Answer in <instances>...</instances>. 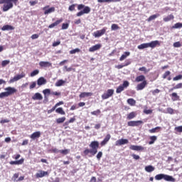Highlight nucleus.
Here are the masks:
<instances>
[{"instance_id":"9b49d317","label":"nucleus","mask_w":182,"mask_h":182,"mask_svg":"<svg viewBox=\"0 0 182 182\" xmlns=\"http://www.w3.org/2000/svg\"><path fill=\"white\" fill-rule=\"evenodd\" d=\"M48 176H49V172L42 170H39L38 172L36 173V178H42L43 177H46Z\"/></svg>"},{"instance_id":"72a5a7b5","label":"nucleus","mask_w":182,"mask_h":182,"mask_svg":"<svg viewBox=\"0 0 182 182\" xmlns=\"http://www.w3.org/2000/svg\"><path fill=\"white\" fill-rule=\"evenodd\" d=\"M65 82L63 80H58L56 82H55V86L57 87H59L60 86H63V85H65Z\"/></svg>"},{"instance_id":"393cba45","label":"nucleus","mask_w":182,"mask_h":182,"mask_svg":"<svg viewBox=\"0 0 182 182\" xmlns=\"http://www.w3.org/2000/svg\"><path fill=\"white\" fill-rule=\"evenodd\" d=\"M15 27L10 25H5L1 28V31H14Z\"/></svg>"},{"instance_id":"473e14b6","label":"nucleus","mask_w":182,"mask_h":182,"mask_svg":"<svg viewBox=\"0 0 182 182\" xmlns=\"http://www.w3.org/2000/svg\"><path fill=\"white\" fill-rule=\"evenodd\" d=\"M182 23H176L173 26H172L171 29H181Z\"/></svg>"},{"instance_id":"a878e982","label":"nucleus","mask_w":182,"mask_h":182,"mask_svg":"<svg viewBox=\"0 0 182 182\" xmlns=\"http://www.w3.org/2000/svg\"><path fill=\"white\" fill-rule=\"evenodd\" d=\"M127 56H130V52L129 51L124 52V54L122 55V56L119 58L120 62L124 60V59H126Z\"/></svg>"},{"instance_id":"5fc2aeb1","label":"nucleus","mask_w":182,"mask_h":182,"mask_svg":"<svg viewBox=\"0 0 182 182\" xmlns=\"http://www.w3.org/2000/svg\"><path fill=\"white\" fill-rule=\"evenodd\" d=\"M174 130L178 133H182V126L176 127Z\"/></svg>"},{"instance_id":"6ab92c4d","label":"nucleus","mask_w":182,"mask_h":182,"mask_svg":"<svg viewBox=\"0 0 182 182\" xmlns=\"http://www.w3.org/2000/svg\"><path fill=\"white\" fill-rule=\"evenodd\" d=\"M62 22H63V18H60L59 20H57L55 22L50 24L48 26V28L50 29H52V28H55V26H58V25H59L60 23H62Z\"/></svg>"},{"instance_id":"c03bdc74","label":"nucleus","mask_w":182,"mask_h":182,"mask_svg":"<svg viewBox=\"0 0 182 182\" xmlns=\"http://www.w3.org/2000/svg\"><path fill=\"white\" fill-rule=\"evenodd\" d=\"M118 29H120V27L119 26V25H117L116 23L112 24V26H111L112 31H117Z\"/></svg>"},{"instance_id":"69168bd1","label":"nucleus","mask_w":182,"mask_h":182,"mask_svg":"<svg viewBox=\"0 0 182 182\" xmlns=\"http://www.w3.org/2000/svg\"><path fill=\"white\" fill-rule=\"evenodd\" d=\"M144 113H145V114H151L153 109H145L144 110Z\"/></svg>"},{"instance_id":"6e6552de","label":"nucleus","mask_w":182,"mask_h":182,"mask_svg":"<svg viewBox=\"0 0 182 182\" xmlns=\"http://www.w3.org/2000/svg\"><path fill=\"white\" fill-rule=\"evenodd\" d=\"M114 94V90L109 89L107 92L104 93L102 95V99L103 100H106V99H109V97H112V95Z\"/></svg>"},{"instance_id":"4c0bfd02","label":"nucleus","mask_w":182,"mask_h":182,"mask_svg":"<svg viewBox=\"0 0 182 182\" xmlns=\"http://www.w3.org/2000/svg\"><path fill=\"white\" fill-rule=\"evenodd\" d=\"M56 113H58L59 114L65 115L66 114V112L63 111V108L59 107L55 109Z\"/></svg>"},{"instance_id":"c756f323","label":"nucleus","mask_w":182,"mask_h":182,"mask_svg":"<svg viewBox=\"0 0 182 182\" xmlns=\"http://www.w3.org/2000/svg\"><path fill=\"white\" fill-rule=\"evenodd\" d=\"M159 16H160V14H154L147 18V21L151 22V21H154V19H156V18H159Z\"/></svg>"},{"instance_id":"39448f33","label":"nucleus","mask_w":182,"mask_h":182,"mask_svg":"<svg viewBox=\"0 0 182 182\" xmlns=\"http://www.w3.org/2000/svg\"><path fill=\"white\" fill-rule=\"evenodd\" d=\"M77 10L80 11L76 14V16H82V15H85V14L90 13V7L86 6L84 4H78Z\"/></svg>"},{"instance_id":"0eeeda50","label":"nucleus","mask_w":182,"mask_h":182,"mask_svg":"<svg viewBox=\"0 0 182 182\" xmlns=\"http://www.w3.org/2000/svg\"><path fill=\"white\" fill-rule=\"evenodd\" d=\"M107 31V27H104L101 30H98L93 33V36L95 38H100V36H103L105 33H106V31Z\"/></svg>"},{"instance_id":"2f4dec72","label":"nucleus","mask_w":182,"mask_h":182,"mask_svg":"<svg viewBox=\"0 0 182 182\" xmlns=\"http://www.w3.org/2000/svg\"><path fill=\"white\" fill-rule=\"evenodd\" d=\"M127 103L130 106H136V100H134V99H133V98H129L127 100Z\"/></svg>"},{"instance_id":"ea45409f","label":"nucleus","mask_w":182,"mask_h":182,"mask_svg":"<svg viewBox=\"0 0 182 182\" xmlns=\"http://www.w3.org/2000/svg\"><path fill=\"white\" fill-rule=\"evenodd\" d=\"M65 120H66V117H62L56 119V123H58V124H60V123H63Z\"/></svg>"},{"instance_id":"de8ad7c7","label":"nucleus","mask_w":182,"mask_h":182,"mask_svg":"<svg viewBox=\"0 0 182 182\" xmlns=\"http://www.w3.org/2000/svg\"><path fill=\"white\" fill-rule=\"evenodd\" d=\"M139 72H144V73L146 75V73H149V70L146 67H141L139 68Z\"/></svg>"},{"instance_id":"603ef678","label":"nucleus","mask_w":182,"mask_h":182,"mask_svg":"<svg viewBox=\"0 0 182 182\" xmlns=\"http://www.w3.org/2000/svg\"><path fill=\"white\" fill-rule=\"evenodd\" d=\"M9 96L6 92L0 93V99H4V97H8Z\"/></svg>"},{"instance_id":"f8f14e48","label":"nucleus","mask_w":182,"mask_h":182,"mask_svg":"<svg viewBox=\"0 0 182 182\" xmlns=\"http://www.w3.org/2000/svg\"><path fill=\"white\" fill-rule=\"evenodd\" d=\"M24 161L25 159L21 158L20 160L18 161H11L9 162V164H11V166H21Z\"/></svg>"},{"instance_id":"ddd939ff","label":"nucleus","mask_w":182,"mask_h":182,"mask_svg":"<svg viewBox=\"0 0 182 182\" xmlns=\"http://www.w3.org/2000/svg\"><path fill=\"white\" fill-rule=\"evenodd\" d=\"M129 149L130 150H134V151H143L144 150V147L137 145H131Z\"/></svg>"},{"instance_id":"5701e85b","label":"nucleus","mask_w":182,"mask_h":182,"mask_svg":"<svg viewBox=\"0 0 182 182\" xmlns=\"http://www.w3.org/2000/svg\"><path fill=\"white\" fill-rule=\"evenodd\" d=\"M102 48L101 44L95 45L89 48V52H95V50H99Z\"/></svg>"},{"instance_id":"4d7b16f0","label":"nucleus","mask_w":182,"mask_h":182,"mask_svg":"<svg viewBox=\"0 0 182 182\" xmlns=\"http://www.w3.org/2000/svg\"><path fill=\"white\" fill-rule=\"evenodd\" d=\"M102 156H103V152L102 151H99L96 156L97 160H100Z\"/></svg>"},{"instance_id":"dca6fc26","label":"nucleus","mask_w":182,"mask_h":182,"mask_svg":"<svg viewBox=\"0 0 182 182\" xmlns=\"http://www.w3.org/2000/svg\"><path fill=\"white\" fill-rule=\"evenodd\" d=\"M5 90L7 92V95H9V96H11L12 95H14V93H16L17 90L15 87H8L6 88H5Z\"/></svg>"},{"instance_id":"052dcab7","label":"nucleus","mask_w":182,"mask_h":182,"mask_svg":"<svg viewBox=\"0 0 182 182\" xmlns=\"http://www.w3.org/2000/svg\"><path fill=\"white\" fill-rule=\"evenodd\" d=\"M173 47L174 48H181V43H180V41L175 42L173 43Z\"/></svg>"},{"instance_id":"3c124183","label":"nucleus","mask_w":182,"mask_h":182,"mask_svg":"<svg viewBox=\"0 0 182 182\" xmlns=\"http://www.w3.org/2000/svg\"><path fill=\"white\" fill-rule=\"evenodd\" d=\"M79 52H80V49H79V48H75V49L71 50L70 51V55H75V53H79Z\"/></svg>"},{"instance_id":"20e7f679","label":"nucleus","mask_w":182,"mask_h":182,"mask_svg":"<svg viewBox=\"0 0 182 182\" xmlns=\"http://www.w3.org/2000/svg\"><path fill=\"white\" fill-rule=\"evenodd\" d=\"M156 46H160V41H153L151 43H145L138 46L137 48L139 50L146 49L147 48H151L154 49Z\"/></svg>"},{"instance_id":"f03ea898","label":"nucleus","mask_w":182,"mask_h":182,"mask_svg":"<svg viewBox=\"0 0 182 182\" xmlns=\"http://www.w3.org/2000/svg\"><path fill=\"white\" fill-rule=\"evenodd\" d=\"M135 82H136L137 83H139L136 87V90L137 91L139 90H143V89H144L146 87V86H147V80H146V76L141 75H138L136 78H135ZM140 82H141L140 83Z\"/></svg>"},{"instance_id":"0e129e2a","label":"nucleus","mask_w":182,"mask_h":182,"mask_svg":"<svg viewBox=\"0 0 182 182\" xmlns=\"http://www.w3.org/2000/svg\"><path fill=\"white\" fill-rule=\"evenodd\" d=\"M64 69H65V72H72V70H74L75 72V69L72 68H68V66H64Z\"/></svg>"},{"instance_id":"49530a36","label":"nucleus","mask_w":182,"mask_h":182,"mask_svg":"<svg viewBox=\"0 0 182 182\" xmlns=\"http://www.w3.org/2000/svg\"><path fill=\"white\" fill-rule=\"evenodd\" d=\"M36 75H39V70H35L31 72L30 76L31 77H33L34 76H36Z\"/></svg>"},{"instance_id":"864d4df0","label":"nucleus","mask_w":182,"mask_h":182,"mask_svg":"<svg viewBox=\"0 0 182 182\" xmlns=\"http://www.w3.org/2000/svg\"><path fill=\"white\" fill-rule=\"evenodd\" d=\"M166 112H167V113H168L169 114H174V110H173V109L171 108V107H168V108L166 109Z\"/></svg>"},{"instance_id":"774afa93","label":"nucleus","mask_w":182,"mask_h":182,"mask_svg":"<svg viewBox=\"0 0 182 182\" xmlns=\"http://www.w3.org/2000/svg\"><path fill=\"white\" fill-rule=\"evenodd\" d=\"M60 45V41H55L53 43V46L55 48L56 46H59Z\"/></svg>"},{"instance_id":"c9c22d12","label":"nucleus","mask_w":182,"mask_h":182,"mask_svg":"<svg viewBox=\"0 0 182 182\" xmlns=\"http://www.w3.org/2000/svg\"><path fill=\"white\" fill-rule=\"evenodd\" d=\"M181 87H182V83L180 82V83L177 84L175 87L171 88L169 90V92H173V90H176V89H181Z\"/></svg>"},{"instance_id":"79ce46f5","label":"nucleus","mask_w":182,"mask_h":182,"mask_svg":"<svg viewBox=\"0 0 182 182\" xmlns=\"http://www.w3.org/2000/svg\"><path fill=\"white\" fill-rule=\"evenodd\" d=\"M43 93L44 95V97L45 99H46V96H49V95H50V89H45L43 91Z\"/></svg>"},{"instance_id":"c85d7f7f","label":"nucleus","mask_w":182,"mask_h":182,"mask_svg":"<svg viewBox=\"0 0 182 182\" xmlns=\"http://www.w3.org/2000/svg\"><path fill=\"white\" fill-rule=\"evenodd\" d=\"M145 171L147 173H151L152 171H154V166L151 165L145 166Z\"/></svg>"},{"instance_id":"37998d69","label":"nucleus","mask_w":182,"mask_h":182,"mask_svg":"<svg viewBox=\"0 0 182 182\" xmlns=\"http://www.w3.org/2000/svg\"><path fill=\"white\" fill-rule=\"evenodd\" d=\"M170 75H171V72H170L169 70H167L162 75V78L167 79L168 77V76H170Z\"/></svg>"},{"instance_id":"7c9ffc66","label":"nucleus","mask_w":182,"mask_h":182,"mask_svg":"<svg viewBox=\"0 0 182 182\" xmlns=\"http://www.w3.org/2000/svg\"><path fill=\"white\" fill-rule=\"evenodd\" d=\"M171 96L173 102H176V100H180V96H178L176 92H173Z\"/></svg>"},{"instance_id":"f3484780","label":"nucleus","mask_w":182,"mask_h":182,"mask_svg":"<svg viewBox=\"0 0 182 182\" xmlns=\"http://www.w3.org/2000/svg\"><path fill=\"white\" fill-rule=\"evenodd\" d=\"M39 66H41V68H52V64L49 61H41Z\"/></svg>"},{"instance_id":"1a4fd4ad","label":"nucleus","mask_w":182,"mask_h":182,"mask_svg":"<svg viewBox=\"0 0 182 182\" xmlns=\"http://www.w3.org/2000/svg\"><path fill=\"white\" fill-rule=\"evenodd\" d=\"M143 124V121L138 120V121H129L127 122V126L129 127H138V126H140Z\"/></svg>"},{"instance_id":"338daca9","label":"nucleus","mask_w":182,"mask_h":182,"mask_svg":"<svg viewBox=\"0 0 182 182\" xmlns=\"http://www.w3.org/2000/svg\"><path fill=\"white\" fill-rule=\"evenodd\" d=\"M132 157H133V159L134 160H139V159H140V156L134 154H132Z\"/></svg>"},{"instance_id":"7ed1b4c3","label":"nucleus","mask_w":182,"mask_h":182,"mask_svg":"<svg viewBox=\"0 0 182 182\" xmlns=\"http://www.w3.org/2000/svg\"><path fill=\"white\" fill-rule=\"evenodd\" d=\"M17 3L18 0H0V5L4 4L2 7L3 12H8L9 9H12V8H14V4Z\"/></svg>"},{"instance_id":"a211bd4d","label":"nucleus","mask_w":182,"mask_h":182,"mask_svg":"<svg viewBox=\"0 0 182 182\" xmlns=\"http://www.w3.org/2000/svg\"><path fill=\"white\" fill-rule=\"evenodd\" d=\"M128 143V139H121L116 141V146H123V144H127Z\"/></svg>"},{"instance_id":"9d476101","label":"nucleus","mask_w":182,"mask_h":182,"mask_svg":"<svg viewBox=\"0 0 182 182\" xmlns=\"http://www.w3.org/2000/svg\"><path fill=\"white\" fill-rule=\"evenodd\" d=\"M25 76H26L25 73H21V74L17 75L14 76L13 78L10 79V80L9 81V83H14V82H18V80H20V79L25 77Z\"/></svg>"},{"instance_id":"f704fd0d","label":"nucleus","mask_w":182,"mask_h":182,"mask_svg":"<svg viewBox=\"0 0 182 182\" xmlns=\"http://www.w3.org/2000/svg\"><path fill=\"white\" fill-rule=\"evenodd\" d=\"M99 4H103L106 2L107 4H110V2H117V0H97Z\"/></svg>"},{"instance_id":"a18cd8bd","label":"nucleus","mask_w":182,"mask_h":182,"mask_svg":"<svg viewBox=\"0 0 182 182\" xmlns=\"http://www.w3.org/2000/svg\"><path fill=\"white\" fill-rule=\"evenodd\" d=\"M11 63V61L9 60H5L1 62V66L2 68H5L7 65H9Z\"/></svg>"},{"instance_id":"423d86ee","label":"nucleus","mask_w":182,"mask_h":182,"mask_svg":"<svg viewBox=\"0 0 182 182\" xmlns=\"http://www.w3.org/2000/svg\"><path fill=\"white\" fill-rule=\"evenodd\" d=\"M165 180V181H171V182H175L176 181V178H173V176H170V175H166L164 173H160V174H157L155 176V180Z\"/></svg>"},{"instance_id":"680f3d73","label":"nucleus","mask_w":182,"mask_h":182,"mask_svg":"<svg viewBox=\"0 0 182 182\" xmlns=\"http://www.w3.org/2000/svg\"><path fill=\"white\" fill-rule=\"evenodd\" d=\"M75 8H76V4H72L69 6L68 11H70L71 12L75 11Z\"/></svg>"},{"instance_id":"4be33fe9","label":"nucleus","mask_w":182,"mask_h":182,"mask_svg":"<svg viewBox=\"0 0 182 182\" xmlns=\"http://www.w3.org/2000/svg\"><path fill=\"white\" fill-rule=\"evenodd\" d=\"M41 133L39 131L33 132L30 136V139H31L32 140H35L36 139H39V137H41Z\"/></svg>"},{"instance_id":"4468645a","label":"nucleus","mask_w":182,"mask_h":182,"mask_svg":"<svg viewBox=\"0 0 182 182\" xmlns=\"http://www.w3.org/2000/svg\"><path fill=\"white\" fill-rule=\"evenodd\" d=\"M111 137L112 136H110V134H107L105 139L100 142L101 147H103V146H106L107 143H109V140H110Z\"/></svg>"},{"instance_id":"09e8293b","label":"nucleus","mask_w":182,"mask_h":182,"mask_svg":"<svg viewBox=\"0 0 182 182\" xmlns=\"http://www.w3.org/2000/svg\"><path fill=\"white\" fill-rule=\"evenodd\" d=\"M100 113H102L100 109H97L95 111L92 112L91 114H92V116H99V114H100Z\"/></svg>"},{"instance_id":"a19ab883","label":"nucleus","mask_w":182,"mask_h":182,"mask_svg":"<svg viewBox=\"0 0 182 182\" xmlns=\"http://www.w3.org/2000/svg\"><path fill=\"white\" fill-rule=\"evenodd\" d=\"M59 153H60L61 154H63L64 156H66V154H69V153H70V149L60 150Z\"/></svg>"},{"instance_id":"f257e3e1","label":"nucleus","mask_w":182,"mask_h":182,"mask_svg":"<svg viewBox=\"0 0 182 182\" xmlns=\"http://www.w3.org/2000/svg\"><path fill=\"white\" fill-rule=\"evenodd\" d=\"M100 146V144H99L98 141H92L89 144V147L91 149H85L83 151V154L85 156H89V154H92V156H95L97 154V149H99V146Z\"/></svg>"},{"instance_id":"8fccbe9b","label":"nucleus","mask_w":182,"mask_h":182,"mask_svg":"<svg viewBox=\"0 0 182 182\" xmlns=\"http://www.w3.org/2000/svg\"><path fill=\"white\" fill-rule=\"evenodd\" d=\"M123 90H124V87H122V85H119L116 90V93H122V92H123Z\"/></svg>"},{"instance_id":"e433bc0d","label":"nucleus","mask_w":182,"mask_h":182,"mask_svg":"<svg viewBox=\"0 0 182 182\" xmlns=\"http://www.w3.org/2000/svg\"><path fill=\"white\" fill-rule=\"evenodd\" d=\"M149 144H154V141L157 140V137L156 136H151L149 137Z\"/></svg>"},{"instance_id":"e2e57ef3","label":"nucleus","mask_w":182,"mask_h":182,"mask_svg":"<svg viewBox=\"0 0 182 182\" xmlns=\"http://www.w3.org/2000/svg\"><path fill=\"white\" fill-rule=\"evenodd\" d=\"M35 87H36V82H32L31 84L30 85L29 88L32 90V89H35Z\"/></svg>"},{"instance_id":"b1692460","label":"nucleus","mask_w":182,"mask_h":182,"mask_svg":"<svg viewBox=\"0 0 182 182\" xmlns=\"http://www.w3.org/2000/svg\"><path fill=\"white\" fill-rule=\"evenodd\" d=\"M90 96H93V93H92V92H81L79 95V97H80V99H83L85 97H89Z\"/></svg>"},{"instance_id":"bf43d9fd","label":"nucleus","mask_w":182,"mask_h":182,"mask_svg":"<svg viewBox=\"0 0 182 182\" xmlns=\"http://www.w3.org/2000/svg\"><path fill=\"white\" fill-rule=\"evenodd\" d=\"M129 85H130L129 81L125 80V81L123 82V84H122V86L124 87H124H129Z\"/></svg>"},{"instance_id":"2eb2a0df","label":"nucleus","mask_w":182,"mask_h":182,"mask_svg":"<svg viewBox=\"0 0 182 182\" xmlns=\"http://www.w3.org/2000/svg\"><path fill=\"white\" fill-rule=\"evenodd\" d=\"M48 8H49V6H46L45 7L43 8V11H45L44 15H48L49 14H52V12H55V7H51L48 9Z\"/></svg>"},{"instance_id":"58836bf2","label":"nucleus","mask_w":182,"mask_h":182,"mask_svg":"<svg viewBox=\"0 0 182 182\" xmlns=\"http://www.w3.org/2000/svg\"><path fill=\"white\" fill-rule=\"evenodd\" d=\"M158 130H161V127H156L155 128L149 129V133H156L157 132H159Z\"/></svg>"},{"instance_id":"aec40b11","label":"nucleus","mask_w":182,"mask_h":182,"mask_svg":"<svg viewBox=\"0 0 182 182\" xmlns=\"http://www.w3.org/2000/svg\"><path fill=\"white\" fill-rule=\"evenodd\" d=\"M46 79H45V77H41L37 80V85L38 86H42L43 85H46Z\"/></svg>"},{"instance_id":"cd10ccee","label":"nucleus","mask_w":182,"mask_h":182,"mask_svg":"<svg viewBox=\"0 0 182 182\" xmlns=\"http://www.w3.org/2000/svg\"><path fill=\"white\" fill-rule=\"evenodd\" d=\"M137 116V114L134 112H132L129 114H127V119L128 120H132V119H134Z\"/></svg>"},{"instance_id":"6e6d98bb","label":"nucleus","mask_w":182,"mask_h":182,"mask_svg":"<svg viewBox=\"0 0 182 182\" xmlns=\"http://www.w3.org/2000/svg\"><path fill=\"white\" fill-rule=\"evenodd\" d=\"M181 79H182V75H176V77H174L173 78V80L174 82H176V81H177V80H181Z\"/></svg>"},{"instance_id":"bb28decb","label":"nucleus","mask_w":182,"mask_h":182,"mask_svg":"<svg viewBox=\"0 0 182 182\" xmlns=\"http://www.w3.org/2000/svg\"><path fill=\"white\" fill-rule=\"evenodd\" d=\"M174 19V15L170 14L168 16L163 18L164 22H170V21H173Z\"/></svg>"},{"instance_id":"412c9836","label":"nucleus","mask_w":182,"mask_h":182,"mask_svg":"<svg viewBox=\"0 0 182 182\" xmlns=\"http://www.w3.org/2000/svg\"><path fill=\"white\" fill-rule=\"evenodd\" d=\"M32 99L33 100H43V97L42 96V94L36 92L33 95Z\"/></svg>"},{"instance_id":"13d9d810","label":"nucleus","mask_w":182,"mask_h":182,"mask_svg":"<svg viewBox=\"0 0 182 182\" xmlns=\"http://www.w3.org/2000/svg\"><path fill=\"white\" fill-rule=\"evenodd\" d=\"M68 28H69V23H63L62 24L61 29L65 30V29H68Z\"/></svg>"}]
</instances>
